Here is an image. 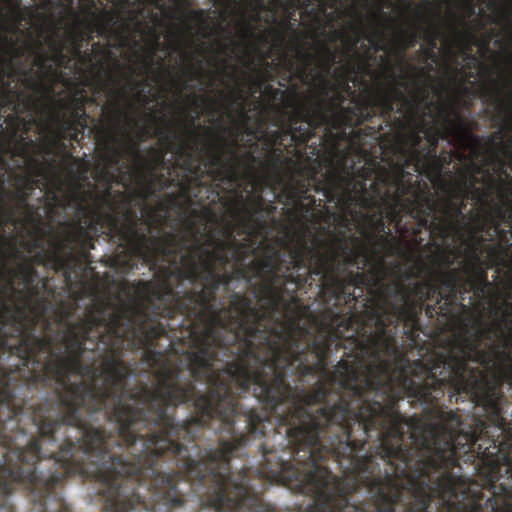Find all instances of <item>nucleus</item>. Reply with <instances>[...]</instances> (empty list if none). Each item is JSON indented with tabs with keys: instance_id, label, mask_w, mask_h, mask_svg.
Here are the masks:
<instances>
[{
	"instance_id": "f257e3e1",
	"label": "nucleus",
	"mask_w": 512,
	"mask_h": 512,
	"mask_svg": "<svg viewBox=\"0 0 512 512\" xmlns=\"http://www.w3.org/2000/svg\"><path fill=\"white\" fill-rule=\"evenodd\" d=\"M60 300L64 354L39 335L50 303L34 307L29 335L0 350V512H177L181 490L166 463L161 395L167 375L147 360L165 326L149 303L96 298L70 321L79 299L97 297L85 279Z\"/></svg>"
},
{
	"instance_id": "f03ea898",
	"label": "nucleus",
	"mask_w": 512,
	"mask_h": 512,
	"mask_svg": "<svg viewBox=\"0 0 512 512\" xmlns=\"http://www.w3.org/2000/svg\"><path fill=\"white\" fill-rule=\"evenodd\" d=\"M406 278L388 285V303L370 301V320L377 333L365 337L364 351L372 355L361 417L354 436V457L366 460L340 478L338 512H482L485 492L478 482L456 476L453 469L477 462L485 485L499 472L498 439L483 438L486 421L475 415L461 419L445 411L440 399L467 397L463 388L436 368L440 359L459 353L464 335L447 354L424 362L410 360L397 340L420 329V316L453 318L466 311L465 277L459 268L436 272L417 256Z\"/></svg>"
},
{
	"instance_id": "7ed1b4c3",
	"label": "nucleus",
	"mask_w": 512,
	"mask_h": 512,
	"mask_svg": "<svg viewBox=\"0 0 512 512\" xmlns=\"http://www.w3.org/2000/svg\"><path fill=\"white\" fill-rule=\"evenodd\" d=\"M322 178L314 180V190L324 201L334 203L335 210L317 204L312 215L316 223L324 221L309 244L307 227L292 246L300 291L316 289L324 309L311 311L323 322L322 330L309 327L306 348L312 358L316 387H324V398L317 407V417L323 423L329 462L336 463L346 477L347 470L366 464L355 454V434L361 417L365 391L363 380L368 377L372 355L364 352L365 338L377 334L378 325L371 320V302L389 303L388 277L398 262L389 267L383 255L371 253L363 241L349 235L352 221L362 223L360 233L375 244H401V187L398 175L378 169L362 168L355 172L348 165V152H336Z\"/></svg>"
},
{
	"instance_id": "20e7f679",
	"label": "nucleus",
	"mask_w": 512,
	"mask_h": 512,
	"mask_svg": "<svg viewBox=\"0 0 512 512\" xmlns=\"http://www.w3.org/2000/svg\"><path fill=\"white\" fill-rule=\"evenodd\" d=\"M481 258L474 253L466 265L465 287L470 303L482 299V308L489 307L491 322L479 315L473 331L464 334L459 353L440 359L446 377L466 392L471 400L482 406L486 416L483 438L498 439L499 472L492 485L480 484L489 496L484 497L482 512H512V290L497 302L500 291L497 283L488 279Z\"/></svg>"
},
{
	"instance_id": "39448f33",
	"label": "nucleus",
	"mask_w": 512,
	"mask_h": 512,
	"mask_svg": "<svg viewBox=\"0 0 512 512\" xmlns=\"http://www.w3.org/2000/svg\"><path fill=\"white\" fill-rule=\"evenodd\" d=\"M229 185L228 193L232 199H226L224 205L232 218L240 221L247 236L259 235L266 227L265 220H253L251 208L247 204L243 191L238 184ZM181 208L175 196L170 194L165 202L157 207H146L147 216L142 219L135 208H127L116 227L120 239L129 246L134 254V263L138 261L148 265L158 278V283L138 281L135 291L146 303L159 301L160 297L176 299V288L197 287L198 275L208 269V264L227 266L232 260L241 261L254 255L253 241L249 237L243 241L235 238V224L227 221L222 231L224 239L217 238L212 232L206 234V225L199 212L192 209L190 216L183 213L184 233L164 231L161 228L166 213L171 207Z\"/></svg>"
},
{
	"instance_id": "423d86ee",
	"label": "nucleus",
	"mask_w": 512,
	"mask_h": 512,
	"mask_svg": "<svg viewBox=\"0 0 512 512\" xmlns=\"http://www.w3.org/2000/svg\"><path fill=\"white\" fill-rule=\"evenodd\" d=\"M5 197V187L0 182V351L12 335L33 330L37 319L31 317L32 310L34 307H42V311H45L50 297H54L56 288L52 286L51 279L40 278L35 264H46L48 261L55 271L62 273L64 283L71 292L73 274L81 267L82 259L88 260L90 249H94V235L106 227L111 238L117 240V245L121 248V252L111 259L112 268L122 274H128L137 268L135 256L121 240L113 220L120 219L127 208H131L129 201L124 203L120 211L103 213L99 208L84 204L85 199L80 193L73 194L77 218L72 222V230L64 242L80 244V255H76L72 249L62 251L61 248L48 253L43 246L38 254L27 256L17 248V236L7 238L1 231L5 223L16 222L14 213L7 211L5 207ZM22 341L28 342L27 345H34L38 350L47 347L46 340L33 338L29 333Z\"/></svg>"
},
{
	"instance_id": "0eeeda50",
	"label": "nucleus",
	"mask_w": 512,
	"mask_h": 512,
	"mask_svg": "<svg viewBox=\"0 0 512 512\" xmlns=\"http://www.w3.org/2000/svg\"><path fill=\"white\" fill-rule=\"evenodd\" d=\"M97 79L102 88L109 89L116 98L112 103L103 107V113L108 126L101 129V144L105 152V161L110 165H117L126 155H131L137 170L138 182L141 186L137 196L142 199L151 197L156 189H165L175 185L188 205L197 204L202 211V217L208 221L218 222V216L208 204L206 199L213 196V202L219 197L216 182L208 175L210 151L217 150V140L209 142L200 150L207 156L206 169L202 168V158L197 155L198 134L192 130L195 117L190 118L189 125H185L186 132L193 136L195 141L187 144L174 132L172 123L165 117L158 118L163 126L157 127L155 135L163 147H150L149 157L146 158L139 148V142L151 135V128L142 126L137 134V140L130 135V122L126 111L121 106V99L128 93L125 89H118L116 76L105 71L103 62L98 63Z\"/></svg>"
},
{
	"instance_id": "6e6552de",
	"label": "nucleus",
	"mask_w": 512,
	"mask_h": 512,
	"mask_svg": "<svg viewBox=\"0 0 512 512\" xmlns=\"http://www.w3.org/2000/svg\"><path fill=\"white\" fill-rule=\"evenodd\" d=\"M228 104L223 106L227 116L234 121L231 110L233 104L239 107L240 123L235 126H224L223 118L217 117L216 124L220 133L215 134L213 128L198 126L207 135H213L216 139V150L210 151L208 175L216 182V190L220 193L222 184H238L241 180H252L255 187H270L272 183L283 186L282 194L288 204L287 214L294 221L301 222L308 214H313L317 204V198L311 196L310 191L315 183L316 173H309L302 166L296 165L293 155H299L298 146L307 145L308 141H301V133L306 123L295 122V115L299 108L289 114L288 123H282L280 128L270 134L262 131L266 145L270 150L265 160H261L251 151L238 153V137L242 133V127L248 136H255V128L248 126L251 116L245 108L244 90L240 85L229 91L228 94L220 93ZM220 199V196L218 197Z\"/></svg>"
},
{
	"instance_id": "1a4fd4ad",
	"label": "nucleus",
	"mask_w": 512,
	"mask_h": 512,
	"mask_svg": "<svg viewBox=\"0 0 512 512\" xmlns=\"http://www.w3.org/2000/svg\"><path fill=\"white\" fill-rule=\"evenodd\" d=\"M400 194V239L421 245L425 241L422 233L431 236L430 244H445L453 240L460 232L466 218L463 208L459 207L452 190V198L447 199L439 208L435 197L426 187L423 192H414L413 197L404 198L411 187L405 186L403 175H398Z\"/></svg>"
},
{
	"instance_id": "9d476101",
	"label": "nucleus",
	"mask_w": 512,
	"mask_h": 512,
	"mask_svg": "<svg viewBox=\"0 0 512 512\" xmlns=\"http://www.w3.org/2000/svg\"><path fill=\"white\" fill-rule=\"evenodd\" d=\"M411 69L415 72V77L412 81L414 91L408 97L405 95L401 88L396 85L383 87L379 89L378 103L380 104V114L384 118L391 117L393 112L403 114L410 124L411 128L406 136L410 148L405 151V164L396 165L394 170L387 169L393 175H403V184L411 187L410 191L405 194L404 198L413 197L414 192H419V182L415 186L411 183H406L405 168L413 164L416 166L415 152H421L420 146L423 142V131H420V123L423 122L424 115L428 118H434L432 107H434V100L430 99L429 85L425 82L430 78V70L432 65H427L425 68H416L412 66ZM380 169H383L380 166Z\"/></svg>"
},
{
	"instance_id": "9b49d317",
	"label": "nucleus",
	"mask_w": 512,
	"mask_h": 512,
	"mask_svg": "<svg viewBox=\"0 0 512 512\" xmlns=\"http://www.w3.org/2000/svg\"><path fill=\"white\" fill-rule=\"evenodd\" d=\"M347 97L336 84L328 102L323 99H311L298 107L295 122L303 121L306 127L302 128L301 141H309L314 137L318 128H324L326 136L334 140L345 135L348 127L361 126V104L345 106Z\"/></svg>"
},
{
	"instance_id": "f8f14e48",
	"label": "nucleus",
	"mask_w": 512,
	"mask_h": 512,
	"mask_svg": "<svg viewBox=\"0 0 512 512\" xmlns=\"http://www.w3.org/2000/svg\"><path fill=\"white\" fill-rule=\"evenodd\" d=\"M440 108V126H437V116L434 118L424 116L420 123V131L428 142L427 146H431L432 150H437L440 140H447L451 137L455 143L465 150H469L473 159H478L481 148L483 146V137L475 135L473 126L467 118L461 116L459 108L456 104L443 106L441 103H434Z\"/></svg>"
},
{
	"instance_id": "ddd939ff",
	"label": "nucleus",
	"mask_w": 512,
	"mask_h": 512,
	"mask_svg": "<svg viewBox=\"0 0 512 512\" xmlns=\"http://www.w3.org/2000/svg\"><path fill=\"white\" fill-rule=\"evenodd\" d=\"M4 66L6 69L0 70V97L5 104L12 105L14 112L23 113L25 109L33 107L35 98L18 87H12L11 80L22 77L25 88L36 90L39 82L35 78V70L33 66L27 68L21 60L14 61L13 57H4Z\"/></svg>"
},
{
	"instance_id": "4468645a",
	"label": "nucleus",
	"mask_w": 512,
	"mask_h": 512,
	"mask_svg": "<svg viewBox=\"0 0 512 512\" xmlns=\"http://www.w3.org/2000/svg\"><path fill=\"white\" fill-rule=\"evenodd\" d=\"M297 56L302 62V65L296 66L291 57L284 55V68L287 72V79H291V74L295 70V76L304 84L316 83L319 94L314 95L306 103H309L311 99H323L329 101L332 90L336 88L335 82L330 79L329 75L323 71L322 73H316L311 75V64L314 61L315 56L311 52L304 50L303 47L296 45Z\"/></svg>"
},
{
	"instance_id": "2eb2a0df",
	"label": "nucleus",
	"mask_w": 512,
	"mask_h": 512,
	"mask_svg": "<svg viewBox=\"0 0 512 512\" xmlns=\"http://www.w3.org/2000/svg\"><path fill=\"white\" fill-rule=\"evenodd\" d=\"M436 18V22L432 26H426L422 32V37L427 42L426 47H421V52L425 60L437 61L436 49L438 39H442L444 42L448 43L451 48L454 45L466 46L468 38L471 37L470 32L458 30L455 24H451V33L447 35L442 27L441 14L437 13ZM465 48L466 51L463 52L465 58L477 61V57L472 55L467 47Z\"/></svg>"
},
{
	"instance_id": "dca6fc26",
	"label": "nucleus",
	"mask_w": 512,
	"mask_h": 512,
	"mask_svg": "<svg viewBox=\"0 0 512 512\" xmlns=\"http://www.w3.org/2000/svg\"><path fill=\"white\" fill-rule=\"evenodd\" d=\"M353 72H355V68L350 64L340 66V68L334 71L336 76L335 84L339 86L346 99L351 100V105L361 104V107L363 108L361 110V124H363L365 122L372 121V118H374L376 114L375 108H380V104L378 103V93L380 88H383L384 85H380L373 97L369 94L359 95L356 93V90L350 86V81L355 83L357 80L356 76L349 79L348 75L353 74Z\"/></svg>"
},
{
	"instance_id": "f3484780",
	"label": "nucleus",
	"mask_w": 512,
	"mask_h": 512,
	"mask_svg": "<svg viewBox=\"0 0 512 512\" xmlns=\"http://www.w3.org/2000/svg\"><path fill=\"white\" fill-rule=\"evenodd\" d=\"M489 240H493L496 236L499 244L491 246L488 252L487 267L508 269L509 280L508 286L512 289V225L509 229H504L501 225H497L496 229H486Z\"/></svg>"
},
{
	"instance_id": "a211bd4d",
	"label": "nucleus",
	"mask_w": 512,
	"mask_h": 512,
	"mask_svg": "<svg viewBox=\"0 0 512 512\" xmlns=\"http://www.w3.org/2000/svg\"><path fill=\"white\" fill-rule=\"evenodd\" d=\"M471 220L474 222L478 231H486V228H497L501 223H510L512 225V204L509 209L504 204L489 201L487 210L484 213L470 214Z\"/></svg>"
},
{
	"instance_id": "6ab92c4d",
	"label": "nucleus",
	"mask_w": 512,
	"mask_h": 512,
	"mask_svg": "<svg viewBox=\"0 0 512 512\" xmlns=\"http://www.w3.org/2000/svg\"><path fill=\"white\" fill-rule=\"evenodd\" d=\"M506 88L508 84L500 85L495 80L493 88L489 89V94L496 104L497 114L504 122V127L512 131V93H508L505 97Z\"/></svg>"
},
{
	"instance_id": "aec40b11",
	"label": "nucleus",
	"mask_w": 512,
	"mask_h": 512,
	"mask_svg": "<svg viewBox=\"0 0 512 512\" xmlns=\"http://www.w3.org/2000/svg\"><path fill=\"white\" fill-rule=\"evenodd\" d=\"M351 28L354 31V36H344V40L348 43L350 51H355L357 44L360 42L362 36L368 39L374 52L387 51L388 46L385 42V32L382 31L381 28H373L371 33L368 35L363 32L362 28L354 26V24L351 26Z\"/></svg>"
},
{
	"instance_id": "412c9836",
	"label": "nucleus",
	"mask_w": 512,
	"mask_h": 512,
	"mask_svg": "<svg viewBox=\"0 0 512 512\" xmlns=\"http://www.w3.org/2000/svg\"><path fill=\"white\" fill-rule=\"evenodd\" d=\"M416 155V166L414 168L418 173L424 174H441L442 163L437 155V149L432 150L431 146L422 148L421 152H415Z\"/></svg>"
},
{
	"instance_id": "4be33fe9",
	"label": "nucleus",
	"mask_w": 512,
	"mask_h": 512,
	"mask_svg": "<svg viewBox=\"0 0 512 512\" xmlns=\"http://www.w3.org/2000/svg\"><path fill=\"white\" fill-rule=\"evenodd\" d=\"M472 168L474 170V174L469 178L467 177L466 188L469 189V198L474 199L482 208V212L484 213L485 209L488 208L490 203V189L484 187H478L477 184L480 183V178L478 174L482 173V168L478 164L473 163Z\"/></svg>"
},
{
	"instance_id": "5701e85b",
	"label": "nucleus",
	"mask_w": 512,
	"mask_h": 512,
	"mask_svg": "<svg viewBox=\"0 0 512 512\" xmlns=\"http://www.w3.org/2000/svg\"><path fill=\"white\" fill-rule=\"evenodd\" d=\"M37 147L38 144L35 140L27 139V137L21 135L17 139L16 154L27 159L28 164L35 175H43V169L40 166L39 156L32 155L31 153V151L35 150Z\"/></svg>"
},
{
	"instance_id": "b1692460",
	"label": "nucleus",
	"mask_w": 512,
	"mask_h": 512,
	"mask_svg": "<svg viewBox=\"0 0 512 512\" xmlns=\"http://www.w3.org/2000/svg\"><path fill=\"white\" fill-rule=\"evenodd\" d=\"M54 121L57 126L58 136L61 140L79 141L83 138V133L86 128H79L76 123L69 118L63 116L60 112L53 115Z\"/></svg>"
},
{
	"instance_id": "393cba45",
	"label": "nucleus",
	"mask_w": 512,
	"mask_h": 512,
	"mask_svg": "<svg viewBox=\"0 0 512 512\" xmlns=\"http://www.w3.org/2000/svg\"><path fill=\"white\" fill-rule=\"evenodd\" d=\"M251 8L253 10V14L251 17H247L246 12L244 10L240 11V17L243 27V35L246 38L253 37L255 34V26L254 23H257L261 19L262 10H270L269 5H266L264 0H254V3H251Z\"/></svg>"
},
{
	"instance_id": "a878e982",
	"label": "nucleus",
	"mask_w": 512,
	"mask_h": 512,
	"mask_svg": "<svg viewBox=\"0 0 512 512\" xmlns=\"http://www.w3.org/2000/svg\"><path fill=\"white\" fill-rule=\"evenodd\" d=\"M424 238L426 240L427 234H424ZM429 240L425 244L426 249H430V247H435L436 251L429 255V262L428 264L433 266L436 271H440L443 269H452V265L455 263L454 256L452 254L448 253V251L443 250L441 248L442 244H430V241L432 240L431 236H428Z\"/></svg>"
},
{
	"instance_id": "bb28decb",
	"label": "nucleus",
	"mask_w": 512,
	"mask_h": 512,
	"mask_svg": "<svg viewBox=\"0 0 512 512\" xmlns=\"http://www.w3.org/2000/svg\"><path fill=\"white\" fill-rule=\"evenodd\" d=\"M95 101L94 98L89 97L84 89H77L68 98L60 100V108L64 110H77L79 114L86 113V104Z\"/></svg>"
},
{
	"instance_id": "cd10ccee",
	"label": "nucleus",
	"mask_w": 512,
	"mask_h": 512,
	"mask_svg": "<svg viewBox=\"0 0 512 512\" xmlns=\"http://www.w3.org/2000/svg\"><path fill=\"white\" fill-rule=\"evenodd\" d=\"M61 186L56 188H47L45 195L41 198V202L45 204V210L52 216L56 212L57 208H66L68 201L65 197L60 195Z\"/></svg>"
},
{
	"instance_id": "c85d7f7f",
	"label": "nucleus",
	"mask_w": 512,
	"mask_h": 512,
	"mask_svg": "<svg viewBox=\"0 0 512 512\" xmlns=\"http://www.w3.org/2000/svg\"><path fill=\"white\" fill-rule=\"evenodd\" d=\"M49 47L52 51L50 55V61L53 62L54 66L58 70V67H64L68 69L70 67L72 59L65 53V45L57 38L49 39Z\"/></svg>"
},
{
	"instance_id": "c756f323",
	"label": "nucleus",
	"mask_w": 512,
	"mask_h": 512,
	"mask_svg": "<svg viewBox=\"0 0 512 512\" xmlns=\"http://www.w3.org/2000/svg\"><path fill=\"white\" fill-rule=\"evenodd\" d=\"M420 37V33L414 30L400 31L395 52L401 62L404 60V55L407 49L415 47Z\"/></svg>"
},
{
	"instance_id": "7c9ffc66",
	"label": "nucleus",
	"mask_w": 512,
	"mask_h": 512,
	"mask_svg": "<svg viewBox=\"0 0 512 512\" xmlns=\"http://www.w3.org/2000/svg\"><path fill=\"white\" fill-rule=\"evenodd\" d=\"M284 11L285 17L281 22L283 29L274 31L275 40L279 47L283 46L285 42V31L299 33V30L296 27L298 22L296 19V12H293L292 9H284Z\"/></svg>"
},
{
	"instance_id": "2f4dec72",
	"label": "nucleus",
	"mask_w": 512,
	"mask_h": 512,
	"mask_svg": "<svg viewBox=\"0 0 512 512\" xmlns=\"http://www.w3.org/2000/svg\"><path fill=\"white\" fill-rule=\"evenodd\" d=\"M127 84L130 90H138L137 98L139 100H142L143 103H149L148 94L150 93L151 84L148 80H135L131 76L127 79Z\"/></svg>"
},
{
	"instance_id": "473e14b6",
	"label": "nucleus",
	"mask_w": 512,
	"mask_h": 512,
	"mask_svg": "<svg viewBox=\"0 0 512 512\" xmlns=\"http://www.w3.org/2000/svg\"><path fill=\"white\" fill-rule=\"evenodd\" d=\"M0 43L6 47L3 49L5 57H12L14 61H18L25 55V50L22 47H16L13 38L7 36H0Z\"/></svg>"
},
{
	"instance_id": "72a5a7b5",
	"label": "nucleus",
	"mask_w": 512,
	"mask_h": 512,
	"mask_svg": "<svg viewBox=\"0 0 512 512\" xmlns=\"http://www.w3.org/2000/svg\"><path fill=\"white\" fill-rule=\"evenodd\" d=\"M53 75H61L60 71H58V69L56 68V66L54 65V63L52 61H47L46 62V66L43 68L42 71L39 72V84L37 86V90H41V89H46L49 93H51V91H53V87L52 85H45L43 83V80H46V79H49L50 76H53Z\"/></svg>"
},
{
	"instance_id": "f704fd0d",
	"label": "nucleus",
	"mask_w": 512,
	"mask_h": 512,
	"mask_svg": "<svg viewBox=\"0 0 512 512\" xmlns=\"http://www.w3.org/2000/svg\"><path fill=\"white\" fill-rule=\"evenodd\" d=\"M454 198L457 200L459 207L462 208V212L464 213L467 203L466 200L469 198V189H467V175L464 174L460 178V182L458 187L454 189Z\"/></svg>"
},
{
	"instance_id": "c9c22d12",
	"label": "nucleus",
	"mask_w": 512,
	"mask_h": 512,
	"mask_svg": "<svg viewBox=\"0 0 512 512\" xmlns=\"http://www.w3.org/2000/svg\"><path fill=\"white\" fill-rule=\"evenodd\" d=\"M322 68L327 74H330L334 63L337 62V52L329 45L321 46Z\"/></svg>"
},
{
	"instance_id": "e433bc0d",
	"label": "nucleus",
	"mask_w": 512,
	"mask_h": 512,
	"mask_svg": "<svg viewBox=\"0 0 512 512\" xmlns=\"http://www.w3.org/2000/svg\"><path fill=\"white\" fill-rule=\"evenodd\" d=\"M80 42H81V37L79 35H74L72 37L71 51L75 57L79 58L82 65H87V63L92 62L94 55L89 54V52L82 53Z\"/></svg>"
},
{
	"instance_id": "4c0bfd02",
	"label": "nucleus",
	"mask_w": 512,
	"mask_h": 512,
	"mask_svg": "<svg viewBox=\"0 0 512 512\" xmlns=\"http://www.w3.org/2000/svg\"><path fill=\"white\" fill-rule=\"evenodd\" d=\"M175 1H178V3H179V10H180V12L183 13V14H187L188 18L190 20H194V22H199V23H204L205 22V20L207 18L206 10H204V9H190V10H187V5L188 4L181 3L179 0H175Z\"/></svg>"
},
{
	"instance_id": "58836bf2",
	"label": "nucleus",
	"mask_w": 512,
	"mask_h": 512,
	"mask_svg": "<svg viewBox=\"0 0 512 512\" xmlns=\"http://www.w3.org/2000/svg\"><path fill=\"white\" fill-rule=\"evenodd\" d=\"M183 74L189 81L200 79L203 76V62L198 61L196 65L190 62L184 67Z\"/></svg>"
},
{
	"instance_id": "ea45409f",
	"label": "nucleus",
	"mask_w": 512,
	"mask_h": 512,
	"mask_svg": "<svg viewBox=\"0 0 512 512\" xmlns=\"http://www.w3.org/2000/svg\"><path fill=\"white\" fill-rule=\"evenodd\" d=\"M18 181L22 183V189L28 194V197H30L34 188L39 187V179L35 178L34 175H19Z\"/></svg>"
},
{
	"instance_id": "a19ab883",
	"label": "nucleus",
	"mask_w": 512,
	"mask_h": 512,
	"mask_svg": "<svg viewBox=\"0 0 512 512\" xmlns=\"http://www.w3.org/2000/svg\"><path fill=\"white\" fill-rule=\"evenodd\" d=\"M60 113L75 122L79 128H87V114H79V111H65V109H62Z\"/></svg>"
},
{
	"instance_id": "79ce46f5",
	"label": "nucleus",
	"mask_w": 512,
	"mask_h": 512,
	"mask_svg": "<svg viewBox=\"0 0 512 512\" xmlns=\"http://www.w3.org/2000/svg\"><path fill=\"white\" fill-rule=\"evenodd\" d=\"M50 61V55L46 54V52L43 51H37L35 52L34 61H33V67L36 66L38 68V71L34 73V77L36 80H39V73L44 69L46 66V62Z\"/></svg>"
},
{
	"instance_id": "37998d69",
	"label": "nucleus",
	"mask_w": 512,
	"mask_h": 512,
	"mask_svg": "<svg viewBox=\"0 0 512 512\" xmlns=\"http://www.w3.org/2000/svg\"><path fill=\"white\" fill-rule=\"evenodd\" d=\"M319 3L322 7V10H325L324 0H300L298 8L304 9V11L308 14H317V9L315 5Z\"/></svg>"
},
{
	"instance_id": "c03bdc74",
	"label": "nucleus",
	"mask_w": 512,
	"mask_h": 512,
	"mask_svg": "<svg viewBox=\"0 0 512 512\" xmlns=\"http://www.w3.org/2000/svg\"><path fill=\"white\" fill-rule=\"evenodd\" d=\"M266 75H269L268 71H259L255 79L251 81V87L254 93H257V91L263 88V86L266 84Z\"/></svg>"
},
{
	"instance_id": "a18cd8bd",
	"label": "nucleus",
	"mask_w": 512,
	"mask_h": 512,
	"mask_svg": "<svg viewBox=\"0 0 512 512\" xmlns=\"http://www.w3.org/2000/svg\"><path fill=\"white\" fill-rule=\"evenodd\" d=\"M300 0H272V4L281 9H292L296 11L299 8Z\"/></svg>"
},
{
	"instance_id": "49530a36",
	"label": "nucleus",
	"mask_w": 512,
	"mask_h": 512,
	"mask_svg": "<svg viewBox=\"0 0 512 512\" xmlns=\"http://www.w3.org/2000/svg\"><path fill=\"white\" fill-rule=\"evenodd\" d=\"M24 247L28 252L34 251L37 247H43L42 238H35L33 240L24 241Z\"/></svg>"
},
{
	"instance_id": "de8ad7c7",
	"label": "nucleus",
	"mask_w": 512,
	"mask_h": 512,
	"mask_svg": "<svg viewBox=\"0 0 512 512\" xmlns=\"http://www.w3.org/2000/svg\"><path fill=\"white\" fill-rule=\"evenodd\" d=\"M17 198L20 204L24 205L29 211L33 210V206H30L28 203V194L24 192L23 188H19V192L17 194Z\"/></svg>"
},
{
	"instance_id": "09e8293b",
	"label": "nucleus",
	"mask_w": 512,
	"mask_h": 512,
	"mask_svg": "<svg viewBox=\"0 0 512 512\" xmlns=\"http://www.w3.org/2000/svg\"><path fill=\"white\" fill-rule=\"evenodd\" d=\"M265 94H269L273 99H276L277 96H283L285 92L281 89L274 88L271 84H267L265 85Z\"/></svg>"
},
{
	"instance_id": "8fccbe9b",
	"label": "nucleus",
	"mask_w": 512,
	"mask_h": 512,
	"mask_svg": "<svg viewBox=\"0 0 512 512\" xmlns=\"http://www.w3.org/2000/svg\"><path fill=\"white\" fill-rule=\"evenodd\" d=\"M322 130H323V135H322L320 141L330 142L333 146H335V150H337V142L339 140H342V138H345L346 135H347V132H346L344 136L338 137L337 140H334L333 136H326L325 135V128H322Z\"/></svg>"
},
{
	"instance_id": "3c124183",
	"label": "nucleus",
	"mask_w": 512,
	"mask_h": 512,
	"mask_svg": "<svg viewBox=\"0 0 512 512\" xmlns=\"http://www.w3.org/2000/svg\"><path fill=\"white\" fill-rule=\"evenodd\" d=\"M118 287L121 293H129L130 283L127 281V279H122L118 283Z\"/></svg>"
},
{
	"instance_id": "603ef678",
	"label": "nucleus",
	"mask_w": 512,
	"mask_h": 512,
	"mask_svg": "<svg viewBox=\"0 0 512 512\" xmlns=\"http://www.w3.org/2000/svg\"><path fill=\"white\" fill-rule=\"evenodd\" d=\"M92 49L94 52H100L101 55H108L109 53V50H107V48H102L99 42H95Z\"/></svg>"
},
{
	"instance_id": "864d4df0",
	"label": "nucleus",
	"mask_w": 512,
	"mask_h": 512,
	"mask_svg": "<svg viewBox=\"0 0 512 512\" xmlns=\"http://www.w3.org/2000/svg\"><path fill=\"white\" fill-rule=\"evenodd\" d=\"M440 162L442 163V167L446 164H450L451 156L448 152L444 151L441 155H438Z\"/></svg>"
},
{
	"instance_id": "5fc2aeb1",
	"label": "nucleus",
	"mask_w": 512,
	"mask_h": 512,
	"mask_svg": "<svg viewBox=\"0 0 512 512\" xmlns=\"http://www.w3.org/2000/svg\"><path fill=\"white\" fill-rule=\"evenodd\" d=\"M504 152L508 155L512 167V139L508 141L507 145H504Z\"/></svg>"
},
{
	"instance_id": "6e6d98bb",
	"label": "nucleus",
	"mask_w": 512,
	"mask_h": 512,
	"mask_svg": "<svg viewBox=\"0 0 512 512\" xmlns=\"http://www.w3.org/2000/svg\"><path fill=\"white\" fill-rule=\"evenodd\" d=\"M466 9H467V17H471V15L475 14V5L473 3V0L467 1Z\"/></svg>"
},
{
	"instance_id": "4d7b16f0",
	"label": "nucleus",
	"mask_w": 512,
	"mask_h": 512,
	"mask_svg": "<svg viewBox=\"0 0 512 512\" xmlns=\"http://www.w3.org/2000/svg\"><path fill=\"white\" fill-rule=\"evenodd\" d=\"M189 98L193 99V102L196 107H199L200 104L203 103V101L207 100L205 97H199V95L196 94H190Z\"/></svg>"
},
{
	"instance_id": "13d9d810",
	"label": "nucleus",
	"mask_w": 512,
	"mask_h": 512,
	"mask_svg": "<svg viewBox=\"0 0 512 512\" xmlns=\"http://www.w3.org/2000/svg\"><path fill=\"white\" fill-rule=\"evenodd\" d=\"M381 60H383L384 62H387L388 64V76L391 80H396V75L394 74L393 70H392V66L390 65L387 57L385 56H382L381 57Z\"/></svg>"
},
{
	"instance_id": "bf43d9fd",
	"label": "nucleus",
	"mask_w": 512,
	"mask_h": 512,
	"mask_svg": "<svg viewBox=\"0 0 512 512\" xmlns=\"http://www.w3.org/2000/svg\"><path fill=\"white\" fill-rule=\"evenodd\" d=\"M210 102V108H209V114L215 115L217 112V100L214 98L209 99Z\"/></svg>"
},
{
	"instance_id": "052dcab7",
	"label": "nucleus",
	"mask_w": 512,
	"mask_h": 512,
	"mask_svg": "<svg viewBox=\"0 0 512 512\" xmlns=\"http://www.w3.org/2000/svg\"><path fill=\"white\" fill-rule=\"evenodd\" d=\"M109 29V26H108V22L105 23V22H102L99 24V27H98V33L103 36V34H105V32H107Z\"/></svg>"
},
{
	"instance_id": "680f3d73",
	"label": "nucleus",
	"mask_w": 512,
	"mask_h": 512,
	"mask_svg": "<svg viewBox=\"0 0 512 512\" xmlns=\"http://www.w3.org/2000/svg\"><path fill=\"white\" fill-rule=\"evenodd\" d=\"M501 137H502L501 131H497V132L494 133V135L489 137V140L494 142L496 140H501Z\"/></svg>"
},
{
	"instance_id": "e2e57ef3",
	"label": "nucleus",
	"mask_w": 512,
	"mask_h": 512,
	"mask_svg": "<svg viewBox=\"0 0 512 512\" xmlns=\"http://www.w3.org/2000/svg\"><path fill=\"white\" fill-rule=\"evenodd\" d=\"M90 3H91V6L87 8V11H89V13L93 16V17H97L94 10H93V7L95 5V0H90Z\"/></svg>"
},
{
	"instance_id": "0e129e2a",
	"label": "nucleus",
	"mask_w": 512,
	"mask_h": 512,
	"mask_svg": "<svg viewBox=\"0 0 512 512\" xmlns=\"http://www.w3.org/2000/svg\"><path fill=\"white\" fill-rule=\"evenodd\" d=\"M452 17L455 22H458L459 24H465L464 19L457 17L456 14H452Z\"/></svg>"
},
{
	"instance_id": "69168bd1",
	"label": "nucleus",
	"mask_w": 512,
	"mask_h": 512,
	"mask_svg": "<svg viewBox=\"0 0 512 512\" xmlns=\"http://www.w3.org/2000/svg\"><path fill=\"white\" fill-rule=\"evenodd\" d=\"M104 15L107 17V21L110 22V20H113V16L111 13L107 12V10H104Z\"/></svg>"
},
{
	"instance_id": "338daca9",
	"label": "nucleus",
	"mask_w": 512,
	"mask_h": 512,
	"mask_svg": "<svg viewBox=\"0 0 512 512\" xmlns=\"http://www.w3.org/2000/svg\"><path fill=\"white\" fill-rule=\"evenodd\" d=\"M341 36H342V33H340V32L334 31L332 33V39H337V38H339Z\"/></svg>"
},
{
	"instance_id": "774afa93",
	"label": "nucleus",
	"mask_w": 512,
	"mask_h": 512,
	"mask_svg": "<svg viewBox=\"0 0 512 512\" xmlns=\"http://www.w3.org/2000/svg\"><path fill=\"white\" fill-rule=\"evenodd\" d=\"M359 57H361V59H362L363 63H366V62H367V60H369V58H370V56H369L368 54L363 55V56L359 55Z\"/></svg>"
}]
</instances>
